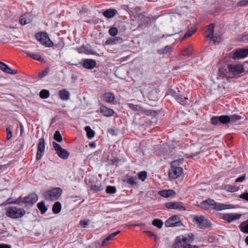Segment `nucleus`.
<instances>
[{
  "label": "nucleus",
  "instance_id": "60",
  "mask_svg": "<svg viewBox=\"0 0 248 248\" xmlns=\"http://www.w3.org/2000/svg\"><path fill=\"white\" fill-rule=\"evenodd\" d=\"M245 178H246V175L245 174H244L242 176L237 178L235 182H243L244 180H245Z\"/></svg>",
  "mask_w": 248,
  "mask_h": 248
},
{
  "label": "nucleus",
  "instance_id": "45",
  "mask_svg": "<svg viewBox=\"0 0 248 248\" xmlns=\"http://www.w3.org/2000/svg\"><path fill=\"white\" fill-rule=\"evenodd\" d=\"M109 34L112 36H115L118 33V29L115 27H111L108 31Z\"/></svg>",
  "mask_w": 248,
  "mask_h": 248
},
{
  "label": "nucleus",
  "instance_id": "14",
  "mask_svg": "<svg viewBox=\"0 0 248 248\" xmlns=\"http://www.w3.org/2000/svg\"><path fill=\"white\" fill-rule=\"evenodd\" d=\"M165 207L168 209H177L178 210H183L185 211L186 208L178 204V203L176 202H166L165 203Z\"/></svg>",
  "mask_w": 248,
  "mask_h": 248
},
{
  "label": "nucleus",
  "instance_id": "37",
  "mask_svg": "<svg viewBox=\"0 0 248 248\" xmlns=\"http://www.w3.org/2000/svg\"><path fill=\"white\" fill-rule=\"evenodd\" d=\"M85 130L87 132V136L89 139H91L94 137L95 133L93 130L91 129L90 126L85 127Z\"/></svg>",
  "mask_w": 248,
  "mask_h": 248
},
{
  "label": "nucleus",
  "instance_id": "21",
  "mask_svg": "<svg viewBox=\"0 0 248 248\" xmlns=\"http://www.w3.org/2000/svg\"><path fill=\"white\" fill-rule=\"evenodd\" d=\"M158 194L165 198H168L173 196L175 195V192L172 189L162 190L158 192Z\"/></svg>",
  "mask_w": 248,
  "mask_h": 248
},
{
  "label": "nucleus",
  "instance_id": "12",
  "mask_svg": "<svg viewBox=\"0 0 248 248\" xmlns=\"http://www.w3.org/2000/svg\"><path fill=\"white\" fill-rule=\"evenodd\" d=\"M215 204V201L214 200L209 199L202 202L198 206L202 209L208 210L212 209Z\"/></svg>",
  "mask_w": 248,
  "mask_h": 248
},
{
  "label": "nucleus",
  "instance_id": "29",
  "mask_svg": "<svg viewBox=\"0 0 248 248\" xmlns=\"http://www.w3.org/2000/svg\"><path fill=\"white\" fill-rule=\"evenodd\" d=\"M37 208L40 210L41 214H44L47 211V207L45 205V202H41L37 203Z\"/></svg>",
  "mask_w": 248,
  "mask_h": 248
},
{
  "label": "nucleus",
  "instance_id": "56",
  "mask_svg": "<svg viewBox=\"0 0 248 248\" xmlns=\"http://www.w3.org/2000/svg\"><path fill=\"white\" fill-rule=\"evenodd\" d=\"M238 197L240 199H242L248 201V192L243 193L241 194H240Z\"/></svg>",
  "mask_w": 248,
  "mask_h": 248
},
{
  "label": "nucleus",
  "instance_id": "38",
  "mask_svg": "<svg viewBox=\"0 0 248 248\" xmlns=\"http://www.w3.org/2000/svg\"><path fill=\"white\" fill-rule=\"evenodd\" d=\"M50 95L49 92L47 90H42L39 93V96L41 98L46 99Z\"/></svg>",
  "mask_w": 248,
  "mask_h": 248
},
{
  "label": "nucleus",
  "instance_id": "15",
  "mask_svg": "<svg viewBox=\"0 0 248 248\" xmlns=\"http://www.w3.org/2000/svg\"><path fill=\"white\" fill-rule=\"evenodd\" d=\"M233 208V206L232 204H226L221 203H217L215 202V204H214V207H212L213 209L220 211L226 209H231Z\"/></svg>",
  "mask_w": 248,
  "mask_h": 248
},
{
  "label": "nucleus",
  "instance_id": "2",
  "mask_svg": "<svg viewBox=\"0 0 248 248\" xmlns=\"http://www.w3.org/2000/svg\"><path fill=\"white\" fill-rule=\"evenodd\" d=\"M62 190L61 188H54L43 193V198L47 201H55L58 200L62 194Z\"/></svg>",
  "mask_w": 248,
  "mask_h": 248
},
{
  "label": "nucleus",
  "instance_id": "59",
  "mask_svg": "<svg viewBox=\"0 0 248 248\" xmlns=\"http://www.w3.org/2000/svg\"><path fill=\"white\" fill-rule=\"evenodd\" d=\"M7 65L3 62H0V69L3 72L6 70Z\"/></svg>",
  "mask_w": 248,
  "mask_h": 248
},
{
  "label": "nucleus",
  "instance_id": "64",
  "mask_svg": "<svg viewBox=\"0 0 248 248\" xmlns=\"http://www.w3.org/2000/svg\"><path fill=\"white\" fill-rule=\"evenodd\" d=\"M109 240L107 238H106L102 242L101 246L103 247L109 243Z\"/></svg>",
  "mask_w": 248,
  "mask_h": 248
},
{
  "label": "nucleus",
  "instance_id": "13",
  "mask_svg": "<svg viewBox=\"0 0 248 248\" xmlns=\"http://www.w3.org/2000/svg\"><path fill=\"white\" fill-rule=\"evenodd\" d=\"M37 200V195L34 193H31L28 196L24 197V203L32 205L36 202Z\"/></svg>",
  "mask_w": 248,
  "mask_h": 248
},
{
  "label": "nucleus",
  "instance_id": "26",
  "mask_svg": "<svg viewBox=\"0 0 248 248\" xmlns=\"http://www.w3.org/2000/svg\"><path fill=\"white\" fill-rule=\"evenodd\" d=\"M30 16L29 14H25L20 17L19 23L22 25H24L30 23L31 21V18H29Z\"/></svg>",
  "mask_w": 248,
  "mask_h": 248
},
{
  "label": "nucleus",
  "instance_id": "32",
  "mask_svg": "<svg viewBox=\"0 0 248 248\" xmlns=\"http://www.w3.org/2000/svg\"><path fill=\"white\" fill-rule=\"evenodd\" d=\"M62 208L61 204L60 202H56L52 207V211L54 214H58L60 212Z\"/></svg>",
  "mask_w": 248,
  "mask_h": 248
},
{
  "label": "nucleus",
  "instance_id": "50",
  "mask_svg": "<svg viewBox=\"0 0 248 248\" xmlns=\"http://www.w3.org/2000/svg\"><path fill=\"white\" fill-rule=\"evenodd\" d=\"M90 223L89 219L81 220L79 222V224L82 226L83 228H85L87 227Z\"/></svg>",
  "mask_w": 248,
  "mask_h": 248
},
{
  "label": "nucleus",
  "instance_id": "55",
  "mask_svg": "<svg viewBox=\"0 0 248 248\" xmlns=\"http://www.w3.org/2000/svg\"><path fill=\"white\" fill-rule=\"evenodd\" d=\"M127 183L131 185H135L137 183L135 181V179L133 177H130L128 178Z\"/></svg>",
  "mask_w": 248,
  "mask_h": 248
},
{
  "label": "nucleus",
  "instance_id": "47",
  "mask_svg": "<svg viewBox=\"0 0 248 248\" xmlns=\"http://www.w3.org/2000/svg\"><path fill=\"white\" fill-rule=\"evenodd\" d=\"M6 73L10 74L12 75H15L18 73L17 70H12L10 67H9L8 65L6 68L5 71L4 72Z\"/></svg>",
  "mask_w": 248,
  "mask_h": 248
},
{
  "label": "nucleus",
  "instance_id": "39",
  "mask_svg": "<svg viewBox=\"0 0 248 248\" xmlns=\"http://www.w3.org/2000/svg\"><path fill=\"white\" fill-rule=\"evenodd\" d=\"M152 224L158 228L160 229L162 227L163 222L159 219H155L152 222Z\"/></svg>",
  "mask_w": 248,
  "mask_h": 248
},
{
  "label": "nucleus",
  "instance_id": "9",
  "mask_svg": "<svg viewBox=\"0 0 248 248\" xmlns=\"http://www.w3.org/2000/svg\"><path fill=\"white\" fill-rule=\"evenodd\" d=\"M45 147V140L42 138L39 139V143L37 146V151L36 156V159L37 160H40L42 156V154L44 152Z\"/></svg>",
  "mask_w": 248,
  "mask_h": 248
},
{
  "label": "nucleus",
  "instance_id": "42",
  "mask_svg": "<svg viewBox=\"0 0 248 248\" xmlns=\"http://www.w3.org/2000/svg\"><path fill=\"white\" fill-rule=\"evenodd\" d=\"M54 139L58 142H61L62 141V135L58 130L55 131L54 134Z\"/></svg>",
  "mask_w": 248,
  "mask_h": 248
},
{
  "label": "nucleus",
  "instance_id": "30",
  "mask_svg": "<svg viewBox=\"0 0 248 248\" xmlns=\"http://www.w3.org/2000/svg\"><path fill=\"white\" fill-rule=\"evenodd\" d=\"M239 187L236 186H232L231 185H226L224 186V189L227 191L233 192L239 190Z\"/></svg>",
  "mask_w": 248,
  "mask_h": 248
},
{
  "label": "nucleus",
  "instance_id": "23",
  "mask_svg": "<svg viewBox=\"0 0 248 248\" xmlns=\"http://www.w3.org/2000/svg\"><path fill=\"white\" fill-rule=\"evenodd\" d=\"M123 39L120 37H114L113 38H108L105 42V45H110L116 44L118 43H121Z\"/></svg>",
  "mask_w": 248,
  "mask_h": 248
},
{
  "label": "nucleus",
  "instance_id": "46",
  "mask_svg": "<svg viewBox=\"0 0 248 248\" xmlns=\"http://www.w3.org/2000/svg\"><path fill=\"white\" fill-rule=\"evenodd\" d=\"M229 117L230 119V122H235L241 119V116L236 114L232 115Z\"/></svg>",
  "mask_w": 248,
  "mask_h": 248
},
{
  "label": "nucleus",
  "instance_id": "24",
  "mask_svg": "<svg viewBox=\"0 0 248 248\" xmlns=\"http://www.w3.org/2000/svg\"><path fill=\"white\" fill-rule=\"evenodd\" d=\"M60 98L62 100H67L70 98V93L66 89H63L59 92Z\"/></svg>",
  "mask_w": 248,
  "mask_h": 248
},
{
  "label": "nucleus",
  "instance_id": "16",
  "mask_svg": "<svg viewBox=\"0 0 248 248\" xmlns=\"http://www.w3.org/2000/svg\"><path fill=\"white\" fill-rule=\"evenodd\" d=\"M186 238H185L184 236H178L176 237L174 245L178 247H182L184 248V246L186 245V244H188L186 241Z\"/></svg>",
  "mask_w": 248,
  "mask_h": 248
},
{
  "label": "nucleus",
  "instance_id": "34",
  "mask_svg": "<svg viewBox=\"0 0 248 248\" xmlns=\"http://www.w3.org/2000/svg\"><path fill=\"white\" fill-rule=\"evenodd\" d=\"M128 107L134 111H140L141 113L142 111H143V108L140 106L137 105H134L132 103L127 104Z\"/></svg>",
  "mask_w": 248,
  "mask_h": 248
},
{
  "label": "nucleus",
  "instance_id": "61",
  "mask_svg": "<svg viewBox=\"0 0 248 248\" xmlns=\"http://www.w3.org/2000/svg\"><path fill=\"white\" fill-rule=\"evenodd\" d=\"M248 4V0H243L239 2L238 5L240 6H244Z\"/></svg>",
  "mask_w": 248,
  "mask_h": 248
},
{
  "label": "nucleus",
  "instance_id": "22",
  "mask_svg": "<svg viewBox=\"0 0 248 248\" xmlns=\"http://www.w3.org/2000/svg\"><path fill=\"white\" fill-rule=\"evenodd\" d=\"M193 50V46L191 45H189L187 47H185L183 49L182 52V55L184 57V58L189 57L192 55Z\"/></svg>",
  "mask_w": 248,
  "mask_h": 248
},
{
  "label": "nucleus",
  "instance_id": "3",
  "mask_svg": "<svg viewBox=\"0 0 248 248\" xmlns=\"http://www.w3.org/2000/svg\"><path fill=\"white\" fill-rule=\"evenodd\" d=\"M193 221L195 222L198 225V227L201 229H208L211 228L212 226V224L210 221L202 216H195L193 218Z\"/></svg>",
  "mask_w": 248,
  "mask_h": 248
},
{
  "label": "nucleus",
  "instance_id": "49",
  "mask_svg": "<svg viewBox=\"0 0 248 248\" xmlns=\"http://www.w3.org/2000/svg\"><path fill=\"white\" fill-rule=\"evenodd\" d=\"M11 203H14V204H20L21 203H24V197H19L16 201L13 202H9Z\"/></svg>",
  "mask_w": 248,
  "mask_h": 248
},
{
  "label": "nucleus",
  "instance_id": "28",
  "mask_svg": "<svg viewBox=\"0 0 248 248\" xmlns=\"http://www.w3.org/2000/svg\"><path fill=\"white\" fill-rule=\"evenodd\" d=\"M115 99V97L113 93H107L103 95V100L108 103L112 102Z\"/></svg>",
  "mask_w": 248,
  "mask_h": 248
},
{
  "label": "nucleus",
  "instance_id": "54",
  "mask_svg": "<svg viewBox=\"0 0 248 248\" xmlns=\"http://www.w3.org/2000/svg\"><path fill=\"white\" fill-rule=\"evenodd\" d=\"M120 233V231H118L117 232H113L109 234L107 238L108 239V240L110 241L113 239V238L117 234Z\"/></svg>",
  "mask_w": 248,
  "mask_h": 248
},
{
  "label": "nucleus",
  "instance_id": "43",
  "mask_svg": "<svg viewBox=\"0 0 248 248\" xmlns=\"http://www.w3.org/2000/svg\"><path fill=\"white\" fill-rule=\"evenodd\" d=\"M103 189V187L102 186H96V185H92L91 187V190L95 192H98L102 190Z\"/></svg>",
  "mask_w": 248,
  "mask_h": 248
},
{
  "label": "nucleus",
  "instance_id": "8",
  "mask_svg": "<svg viewBox=\"0 0 248 248\" xmlns=\"http://www.w3.org/2000/svg\"><path fill=\"white\" fill-rule=\"evenodd\" d=\"M229 72L230 74L235 76L244 71L243 65L241 64H233L228 65Z\"/></svg>",
  "mask_w": 248,
  "mask_h": 248
},
{
  "label": "nucleus",
  "instance_id": "20",
  "mask_svg": "<svg viewBox=\"0 0 248 248\" xmlns=\"http://www.w3.org/2000/svg\"><path fill=\"white\" fill-rule=\"evenodd\" d=\"M76 50L79 53H85L86 54H93V51L87 46H84L77 47Z\"/></svg>",
  "mask_w": 248,
  "mask_h": 248
},
{
  "label": "nucleus",
  "instance_id": "62",
  "mask_svg": "<svg viewBox=\"0 0 248 248\" xmlns=\"http://www.w3.org/2000/svg\"><path fill=\"white\" fill-rule=\"evenodd\" d=\"M214 36V32H208V33L206 35V37L211 39L213 38Z\"/></svg>",
  "mask_w": 248,
  "mask_h": 248
},
{
  "label": "nucleus",
  "instance_id": "18",
  "mask_svg": "<svg viewBox=\"0 0 248 248\" xmlns=\"http://www.w3.org/2000/svg\"><path fill=\"white\" fill-rule=\"evenodd\" d=\"M182 22L179 20L177 23H173V32L169 35H172L179 33L182 31Z\"/></svg>",
  "mask_w": 248,
  "mask_h": 248
},
{
  "label": "nucleus",
  "instance_id": "17",
  "mask_svg": "<svg viewBox=\"0 0 248 248\" xmlns=\"http://www.w3.org/2000/svg\"><path fill=\"white\" fill-rule=\"evenodd\" d=\"M96 62L93 59H86L83 61V66L85 68L92 69L95 67Z\"/></svg>",
  "mask_w": 248,
  "mask_h": 248
},
{
  "label": "nucleus",
  "instance_id": "63",
  "mask_svg": "<svg viewBox=\"0 0 248 248\" xmlns=\"http://www.w3.org/2000/svg\"><path fill=\"white\" fill-rule=\"evenodd\" d=\"M213 41L216 43V42H217V43H219L220 41V40H221V38L220 36H213Z\"/></svg>",
  "mask_w": 248,
  "mask_h": 248
},
{
  "label": "nucleus",
  "instance_id": "35",
  "mask_svg": "<svg viewBox=\"0 0 248 248\" xmlns=\"http://www.w3.org/2000/svg\"><path fill=\"white\" fill-rule=\"evenodd\" d=\"M219 123L222 124H227L230 122L229 116L221 115L219 116Z\"/></svg>",
  "mask_w": 248,
  "mask_h": 248
},
{
  "label": "nucleus",
  "instance_id": "52",
  "mask_svg": "<svg viewBox=\"0 0 248 248\" xmlns=\"http://www.w3.org/2000/svg\"><path fill=\"white\" fill-rule=\"evenodd\" d=\"M6 139L7 140H9L11 139L12 137V132L11 129L9 127L6 128Z\"/></svg>",
  "mask_w": 248,
  "mask_h": 248
},
{
  "label": "nucleus",
  "instance_id": "1",
  "mask_svg": "<svg viewBox=\"0 0 248 248\" xmlns=\"http://www.w3.org/2000/svg\"><path fill=\"white\" fill-rule=\"evenodd\" d=\"M25 214L26 211L23 208H19L16 206H11L6 208V216L13 219L21 218Z\"/></svg>",
  "mask_w": 248,
  "mask_h": 248
},
{
  "label": "nucleus",
  "instance_id": "11",
  "mask_svg": "<svg viewBox=\"0 0 248 248\" xmlns=\"http://www.w3.org/2000/svg\"><path fill=\"white\" fill-rule=\"evenodd\" d=\"M242 214L238 213L225 214L223 215L222 219L228 223H230L235 220L239 219Z\"/></svg>",
  "mask_w": 248,
  "mask_h": 248
},
{
  "label": "nucleus",
  "instance_id": "10",
  "mask_svg": "<svg viewBox=\"0 0 248 248\" xmlns=\"http://www.w3.org/2000/svg\"><path fill=\"white\" fill-rule=\"evenodd\" d=\"M248 55V48H241L236 50L232 56L233 59H240L246 57Z\"/></svg>",
  "mask_w": 248,
  "mask_h": 248
},
{
  "label": "nucleus",
  "instance_id": "57",
  "mask_svg": "<svg viewBox=\"0 0 248 248\" xmlns=\"http://www.w3.org/2000/svg\"><path fill=\"white\" fill-rule=\"evenodd\" d=\"M145 233H146V234L151 238H154L155 239H156V237L155 235L151 231H145Z\"/></svg>",
  "mask_w": 248,
  "mask_h": 248
},
{
  "label": "nucleus",
  "instance_id": "36",
  "mask_svg": "<svg viewBox=\"0 0 248 248\" xmlns=\"http://www.w3.org/2000/svg\"><path fill=\"white\" fill-rule=\"evenodd\" d=\"M27 55L30 57L31 58L35 60H37L38 61H40L41 62H43L44 61V59L41 57V56L37 54H31L30 53L27 52Z\"/></svg>",
  "mask_w": 248,
  "mask_h": 248
},
{
  "label": "nucleus",
  "instance_id": "44",
  "mask_svg": "<svg viewBox=\"0 0 248 248\" xmlns=\"http://www.w3.org/2000/svg\"><path fill=\"white\" fill-rule=\"evenodd\" d=\"M147 177V172L145 171L140 172L138 173V178L139 179L144 181Z\"/></svg>",
  "mask_w": 248,
  "mask_h": 248
},
{
  "label": "nucleus",
  "instance_id": "58",
  "mask_svg": "<svg viewBox=\"0 0 248 248\" xmlns=\"http://www.w3.org/2000/svg\"><path fill=\"white\" fill-rule=\"evenodd\" d=\"M215 28V24L213 23H211L209 24L208 27V30L207 32H214V30Z\"/></svg>",
  "mask_w": 248,
  "mask_h": 248
},
{
  "label": "nucleus",
  "instance_id": "19",
  "mask_svg": "<svg viewBox=\"0 0 248 248\" xmlns=\"http://www.w3.org/2000/svg\"><path fill=\"white\" fill-rule=\"evenodd\" d=\"M99 112L104 116L106 117L112 116L114 113V111L112 109L108 108L105 106H102L100 108Z\"/></svg>",
  "mask_w": 248,
  "mask_h": 248
},
{
  "label": "nucleus",
  "instance_id": "25",
  "mask_svg": "<svg viewBox=\"0 0 248 248\" xmlns=\"http://www.w3.org/2000/svg\"><path fill=\"white\" fill-rule=\"evenodd\" d=\"M117 13V10L113 9H108L105 11L103 15V16L108 18L113 17Z\"/></svg>",
  "mask_w": 248,
  "mask_h": 248
},
{
  "label": "nucleus",
  "instance_id": "27",
  "mask_svg": "<svg viewBox=\"0 0 248 248\" xmlns=\"http://www.w3.org/2000/svg\"><path fill=\"white\" fill-rule=\"evenodd\" d=\"M239 227L241 232L248 234V219L241 222Z\"/></svg>",
  "mask_w": 248,
  "mask_h": 248
},
{
  "label": "nucleus",
  "instance_id": "6",
  "mask_svg": "<svg viewBox=\"0 0 248 248\" xmlns=\"http://www.w3.org/2000/svg\"><path fill=\"white\" fill-rule=\"evenodd\" d=\"M179 218L180 217L178 215H173L166 221L165 225L167 227L180 226L182 225V223Z\"/></svg>",
  "mask_w": 248,
  "mask_h": 248
},
{
  "label": "nucleus",
  "instance_id": "31",
  "mask_svg": "<svg viewBox=\"0 0 248 248\" xmlns=\"http://www.w3.org/2000/svg\"><path fill=\"white\" fill-rule=\"evenodd\" d=\"M176 100L179 102L180 104L182 105H185L186 104L187 101L188 100V98L186 97H184L183 95H179L176 96L175 97Z\"/></svg>",
  "mask_w": 248,
  "mask_h": 248
},
{
  "label": "nucleus",
  "instance_id": "48",
  "mask_svg": "<svg viewBox=\"0 0 248 248\" xmlns=\"http://www.w3.org/2000/svg\"><path fill=\"white\" fill-rule=\"evenodd\" d=\"M211 123L214 125H218L220 123L219 116H213L211 118Z\"/></svg>",
  "mask_w": 248,
  "mask_h": 248
},
{
  "label": "nucleus",
  "instance_id": "7",
  "mask_svg": "<svg viewBox=\"0 0 248 248\" xmlns=\"http://www.w3.org/2000/svg\"><path fill=\"white\" fill-rule=\"evenodd\" d=\"M52 144L53 148L60 157L62 159H67L68 157L69 153L67 151L62 148L60 144L55 142H53Z\"/></svg>",
  "mask_w": 248,
  "mask_h": 248
},
{
  "label": "nucleus",
  "instance_id": "53",
  "mask_svg": "<svg viewBox=\"0 0 248 248\" xmlns=\"http://www.w3.org/2000/svg\"><path fill=\"white\" fill-rule=\"evenodd\" d=\"M184 237L186 238V241L188 243H191L193 241L194 235L192 233H189L187 235V236H184Z\"/></svg>",
  "mask_w": 248,
  "mask_h": 248
},
{
  "label": "nucleus",
  "instance_id": "33",
  "mask_svg": "<svg viewBox=\"0 0 248 248\" xmlns=\"http://www.w3.org/2000/svg\"><path fill=\"white\" fill-rule=\"evenodd\" d=\"M196 32V29L195 28H191L189 30L187 31L184 36L182 38V40H185L188 37L191 36L194 33Z\"/></svg>",
  "mask_w": 248,
  "mask_h": 248
},
{
  "label": "nucleus",
  "instance_id": "41",
  "mask_svg": "<svg viewBox=\"0 0 248 248\" xmlns=\"http://www.w3.org/2000/svg\"><path fill=\"white\" fill-rule=\"evenodd\" d=\"M106 191L108 194H114L116 192V188L114 186H107Z\"/></svg>",
  "mask_w": 248,
  "mask_h": 248
},
{
  "label": "nucleus",
  "instance_id": "5",
  "mask_svg": "<svg viewBox=\"0 0 248 248\" xmlns=\"http://www.w3.org/2000/svg\"><path fill=\"white\" fill-rule=\"evenodd\" d=\"M35 38L42 44L45 45L48 47H51L53 45L52 42L46 33L43 32H38L35 34Z\"/></svg>",
  "mask_w": 248,
  "mask_h": 248
},
{
  "label": "nucleus",
  "instance_id": "4",
  "mask_svg": "<svg viewBox=\"0 0 248 248\" xmlns=\"http://www.w3.org/2000/svg\"><path fill=\"white\" fill-rule=\"evenodd\" d=\"M176 161H174L171 164V168L169 171V177L172 179L179 177L183 173V170L180 167L176 166Z\"/></svg>",
  "mask_w": 248,
  "mask_h": 248
},
{
  "label": "nucleus",
  "instance_id": "51",
  "mask_svg": "<svg viewBox=\"0 0 248 248\" xmlns=\"http://www.w3.org/2000/svg\"><path fill=\"white\" fill-rule=\"evenodd\" d=\"M49 69L46 68L42 72L39 73L38 74V77L39 78H42L46 76L48 73Z\"/></svg>",
  "mask_w": 248,
  "mask_h": 248
},
{
  "label": "nucleus",
  "instance_id": "40",
  "mask_svg": "<svg viewBox=\"0 0 248 248\" xmlns=\"http://www.w3.org/2000/svg\"><path fill=\"white\" fill-rule=\"evenodd\" d=\"M142 113L145 114L148 116H155L157 115V112L153 110H146L143 108V111H142Z\"/></svg>",
  "mask_w": 248,
  "mask_h": 248
}]
</instances>
